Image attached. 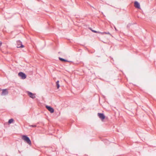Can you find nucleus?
Segmentation results:
<instances>
[{
  "label": "nucleus",
  "instance_id": "nucleus-17",
  "mask_svg": "<svg viewBox=\"0 0 156 156\" xmlns=\"http://www.w3.org/2000/svg\"><path fill=\"white\" fill-rule=\"evenodd\" d=\"M101 34H102V35L104 34V32H101Z\"/></svg>",
  "mask_w": 156,
  "mask_h": 156
},
{
  "label": "nucleus",
  "instance_id": "nucleus-10",
  "mask_svg": "<svg viewBox=\"0 0 156 156\" xmlns=\"http://www.w3.org/2000/svg\"><path fill=\"white\" fill-rule=\"evenodd\" d=\"M59 81L58 80L56 82V86L57 88V89H58L60 87V85L59 84Z\"/></svg>",
  "mask_w": 156,
  "mask_h": 156
},
{
  "label": "nucleus",
  "instance_id": "nucleus-7",
  "mask_svg": "<svg viewBox=\"0 0 156 156\" xmlns=\"http://www.w3.org/2000/svg\"><path fill=\"white\" fill-rule=\"evenodd\" d=\"M8 90L6 89H3L2 90V92L1 94L2 95H5L8 94Z\"/></svg>",
  "mask_w": 156,
  "mask_h": 156
},
{
  "label": "nucleus",
  "instance_id": "nucleus-2",
  "mask_svg": "<svg viewBox=\"0 0 156 156\" xmlns=\"http://www.w3.org/2000/svg\"><path fill=\"white\" fill-rule=\"evenodd\" d=\"M16 44L17 48H23L24 47V46L22 44V42L20 40L17 41Z\"/></svg>",
  "mask_w": 156,
  "mask_h": 156
},
{
  "label": "nucleus",
  "instance_id": "nucleus-16",
  "mask_svg": "<svg viewBox=\"0 0 156 156\" xmlns=\"http://www.w3.org/2000/svg\"><path fill=\"white\" fill-rule=\"evenodd\" d=\"M2 44V43L1 41H0V46H1Z\"/></svg>",
  "mask_w": 156,
  "mask_h": 156
},
{
  "label": "nucleus",
  "instance_id": "nucleus-4",
  "mask_svg": "<svg viewBox=\"0 0 156 156\" xmlns=\"http://www.w3.org/2000/svg\"><path fill=\"white\" fill-rule=\"evenodd\" d=\"M18 75L19 76L21 77V78L22 79H26L27 77L26 74L22 72L19 73Z\"/></svg>",
  "mask_w": 156,
  "mask_h": 156
},
{
  "label": "nucleus",
  "instance_id": "nucleus-3",
  "mask_svg": "<svg viewBox=\"0 0 156 156\" xmlns=\"http://www.w3.org/2000/svg\"><path fill=\"white\" fill-rule=\"evenodd\" d=\"M27 93L30 98L32 99H34L36 98L35 94H33L29 91H27Z\"/></svg>",
  "mask_w": 156,
  "mask_h": 156
},
{
  "label": "nucleus",
  "instance_id": "nucleus-18",
  "mask_svg": "<svg viewBox=\"0 0 156 156\" xmlns=\"http://www.w3.org/2000/svg\"><path fill=\"white\" fill-rule=\"evenodd\" d=\"M114 28H115V30H117V29H116V27H115V26H114Z\"/></svg>",
  "mask_w": 156,
  "mask_h": 156
},
{
  "label": "nucleus",
  "instance_id": "nucleus-5",
  "mask_svg": "<svg viewBox=\"0 0 156 156\" xmlns=\"http://www.w3.org/2000/svg\"><path fill=\"white\" fill-rule=\"evenodd\" d=\"M98 115L102 121L105 118V115L103 113H98Z\"/></svg>",
  "mask_w": 156,
  "mask_h": 156
},
{
  "label": "nucleus",
  "instance_id": "nucleus-12",
  "mask_svg": "<svg viewBox=\"0 0 156 156\" xmlns=\"http://www.w3.org/2000/svg\"><path fill=\"white\" fill-rule=\"evenodd\" d=\"M30 126L32 127H36L37 126L36 125H30Z\"/></svg>",
  "mask_w": 156,
  "mask_h": 156
},
{
  "label": "nucleus",
  "instance_id": "nucleus-9",
  "mask_svg": "<svg viewBox=\"0 0 156 156\" xmlns=\"http://www.w3.org/2000/svg\"><path fill=\"white\" fill-rule=\"evenodd\" d=\"M59 59L61 61H62V62H69V61H68V60H67L66 59H65L64 58H61V57H59Z\"/></svg>",
  "mask_w": 156,
  "mask_h": 156
},
{
  "label": "nucleus",
  "instance_id": "nucleus-14",
  "mask_svg": "<svg viewBox=\"0 0 156 156\" xmlns=\"http://www.w3.org/2000/svg\"><path fill=\"white\" fill-rule=\"evenodd\" d=\"M91 30L94 33H96V32H97V31H96V30H92V29H91Z\"/></svg>",
  "mask_w": 156,
  "mask_h": 156
},
{
  "label": "nucleus",
  "instance_id": "nucleus-15",
  "mask_svg": "<svg viewBox=\"0 0 156 156\" xmlns=\"http://www.w3.org/2000/svg\"><path fill=\"white\" fill-rule=\"evenodd\" d=\"M101 32L99 31H97V32H96L97 33H98L101 34Z\"/></svg>",
  "mask_w": 156,
  "mask_h": 156
},
{
  "label": "nucleus",
  "instance_id": "nucleus-11",
  "mask_svg": "<svg viewBox=\"0 0 156 156\" xmlns=\"http://www.w3.org/2000/svg\"><path fill=\"white\" fill-rule=\"evenodd\" d=\"M13 121L14 120L12 119H10L8 121V123L9 124H11Z\"/></svg>",
  "mask_w": 156,
  "mask_h": 156
},
{
  "label": "nucleus",
  "instance_id": "nucleus-13",
  "mask_svg": "<svg viewBox=\"0 0 156 156\" xmlns=\"http://www.w3.org/2000/svg\"><path fill=\"white\" fill-rule=\"evenodd\" d=\"M104 34H109L110 35H111V34L109 32H104Z\"/></svg>",
  "mask_w": 156,
  "mask_h": 156
},
{
  "label": "nucleus",
  "instance_id": "nucleus-1",
  "mask_svg": "<svg viewBox=\"0 0 156 156\" xmlns=\"http://www.w3.org/2000/svg\"><path fill=\"white\" fill-rule=\"evenodd\" d=\"M22 139L29 145H31V141L29 138L26 135H23L22 137Z\"/></svg>",
  "mask_w": 156,
  "mask_h": 156
},
{
  "label": "nucleus",
  "instance_id": "nucleus-8",
  "mask_svg": "<svg viewBox=\"0 0 156 156\" xmlns=\"http://www.w3.org/2000/svg\"><path fill=\"white\" fill-rule=\"evenodd\" d=\"M134 6L135 8L137 9H140V3L137 1H135L134 3Z\"/></svg>",
  "mask_w": 156,
  "mask_h": 156
},
{
  "label": "nucleus",
  "instance_id": "nucleus-6",
  "mask_svg": "<svg viewBox=\"0 0 156 156\" xmlns=\"http://www.w3.org/2000/svg\"><path fill=\"white\" fill-rule=\"evenodd\" d=\"M46 108L51 113H53L54 112V109L51 106L47 105L46 106Z\"/></svg>",
  "mask_w": 156,
  "mask_h": 156
}]
</instances>
